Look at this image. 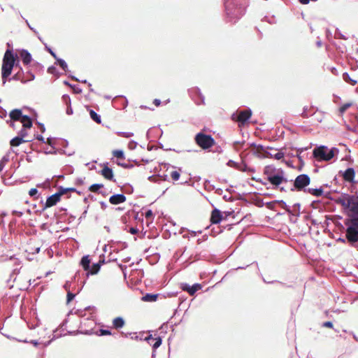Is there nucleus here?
<instances>
[{
  "label": "nucleus",
  "instance_id": "obj_1",
  "mask_svg": "<svg viewBox=\"0 0 358 358\" xmlns=\"http://www.w3.org/2000/svg\"><path fill=\"white\" fill-rule=\"evenodd\" d=\"M336 203L342 206L345 219H358V194L342 193L337 197Z\"/></svg>",
  "mask_w": 358,
  "mask_h": 358
},
{
  "label": "nucleus",
  "instance_id": "obj_2",
  "mask_svg": "<svg viewBox=\"0 0 358 358\" xmlns=\"http://www.w3.org/2000/svg\"><path fill=\"white\" fill-rule=\"evenodd\" d=\"M20 58L17 53L13 49L8 48L3 55L1 66V78L3 85H5L7 78L11 75L14 67L18 68L20 64Z\"/></svg>",
  "mask_w": 358,
  "mask_h": 358
},
{
  "label": "nucleus",
  "instance_id": "obj_3",
  "mask_svg": "<svg viewBox=\"0 0 358 358\" xmlns=\"http://www.w3.org/2000/svg\"><path fill=\"white\" fill-rule=\"evenodd\" d=\"M336 227L341 231H345L348 243L355 245L358 242V219H345L344 224L339 221H334Z\"/></svg>",
  "mask_w": 358,
  "mask_h": 358
},
{
  "label": "nucleus",
  "instance_id": "obj_4",
  "mask_svg": "<svg viewBox=\"0 0 358 358\" xmlns=\"http://www.w3.org/2000/svg\"><path fill=\"white\" fill-rule=\"evenodd\" d=\"M228 22L236 23L245 12L238 0H223Z\"/></svg>",
  "mask_w": 358,
  "mask_h": 358
},
{
  "label": "nucleus",
  "instance_id": "obj_5",
  "mask_svg": "<svg viewBox=\"0 0 358 358\" xmlns=\"http://www.w3.org/2000/svg\"><path fill=\"white\" fill-rule=\"evenodd\" d=\"M339 152L337 148L333 147L329 149L327 146H316L313 150V156L317 161H329Z\"/></svg>",
  "mask_w": 358,
  "mask_h": 358
},
{
  "label": "nucleus",
  "instance_id": "obj_6",
  "mask_svg": "<svg viewBox=\"0 0 358 358\" xmlns=\"http://www.w3.org/2000/svg\"><path fill=\"white\" fill-rule=\"evenodd\" d=\"M292 185L289 188L292 192H305L310 183V178L308 174L302 173L296 177L294 180H291Z\"/></svg>",
  "mask_w": 358,
  "mask_h": 358
},
{
  "label": "nucleus",
  "instance_id": "obj_7",
  "mask_svg": "<svg viewBox=\"0 0 358 358\" xmlns=\"http://www.w3.org/2000/svg\"><path fill=\"white\" fill-rule=\"evenodd\" d=\"M195 143L203 150H209L215 143V139L210 134L199 132L194 137Z\"/></svg>",
  "mask_w": 358,
  "mask_h": 358
},
{
  "label": "nucleus",
  "instance_id": "obj_8",
  "mask_svg": "<svg viewBox=\"0 0 358 358\" xmlns=\"http://www.w3.org/2000/svg\"><path fill=\"white\" fill-rule=\"evenodd\" d=\"M252 116V110L250 108L243 110H237L234 112L231 118L232 120L238 122L239 127L244 126Z\"/></svg>",
  "mask_w": 358,
  "mask_h": 358
},
{
  "label": "nucleus",
  "instance_id": "obj_9",
  "mask_svg": "<svg viewBox=\"0 0 358 358\" xmlns=\"http://www.w3.org/2000/svg\"><path fill=\"white\" fill-rule=\"evenodd\" d=\"M267 180L275 189L283 183L288 182L287 178L285 176V172L282 169H278V172L272 176L267 177Z\"/></svg>",
  "mask_w": 358,
  "mask_h": 358
},
{
  "label": "nucleus",
  "instance_id": "obj_10",
  "mask_svg": "<svg viewBox=\"0 0 358 358\" xmlns=\"http://www.w3.org/2000/svg\"><path fill=\"white\" fill-rule=\"evenodd\" d=\"M188 94L196 105L205 103L204 96L198 87H194L189 89Z\"/></svg>",
  "mask_w": 358,
  "mask_h": 358
},
{
  "label": "nucleus",
  "instance_id": "obj_11",
  "mask_svg": "<svg viewBox=\"0 0 358 358\" xmlns=\"http://www.w3.org/2000/svg\"><path fill=\"white\" fill-rule=\"evenodd\" d=\"M355 170L352 167H348L345 171H339L338 175L342 176L345 181L352 184H358V180H355Z\"/></svg>",
  "mask_w": 358,
  "mask_h": 358
},
{
  "label": "nucleus",
  "instance_id": "obj_12",
  "mask_svg": "<svg viewBox=\"0 0 358 358\" xmlns=\"http://www.w3.org/2000/svg\"><path fill=\"white\" fill-rule=\"evenodd\" d=\"M180 288L182 291L187 292L190 296H193L196 292L201 289L202 285L200 283H194L192 285H189L187 282H182L180 284Z\"/></svg>",
  "mask_w": 358,
  "mask_h": 358
},
{
  "label": "nucleus",
  "instance_id": "obj_13",
  "mask_svg": "<svg viewBox=\"0 0 358 358\" xmlns=\"http://www.w3.org/2000/svg\"><path fill=\"white\" fill-rule=\"evenodd\" d=\"M276 151H277V152L273 154L272 152H271L268 150V151H266V154L262 155L260 152H259L258 150H253L252 152V153L260 159H264L266 157H271V158H274L275 159L279 160L284 157L285 153L283 152L278 151V150Z\"/></svg>",
  "mask_w": 358,
  "mask_h": 358
},
{
  "label": "nucleus",
  "instance_id": "obj_14",
  "mask_svg": "<svg viewBox=\"0 0 358 358\" xmlns=\"http://www.w3.org/2000/svg\"><path fill=\"white\" fill-rule=\"evenodd\" d=\"M113 106L117 110L124 109L128 105V100L123 95L116 96L113 99Z\"/></svg>",
  "mask_w": 358,
  "mask_h": 358
},
{
  "label": "nucleus",
  "instance_id": "obj_15",
  "mask_svg": "<svg viewBox=\"0 0 358 358\" xmlns=\"http://www.w3.org/2000/svg\"><path fill=\"white\" fill-rule=\"evenodd\" d=\"M60 201H61V199L59 197L57 196V195L55 194L48 196L44 203H43V201H41V203L43 204V208L40 212L44 211L45 209L55 206Z\"/></svg>",
  "mask_w": 358,
  "mask_h": 358
},
{
  "label": "nucleus",
  "instance_id": "obj_16",
  "mask_svg": "<svg viewBox=\"0 0 358 358\" xmlns=\"http://www.w3.org/2000/svg\"><path fill=\"white\" fill-rule=\"evenodd\" d=\"M223 220V213L220 210L214 208L211 211L210 220L212 224H220Z\"/></svg>",
  "mask_w": 358,
  "mask_h": 358
},
{
  "label": "nucleus",
  "instance_id": "obj_17",
  "mask_svg": "<svg viewBox=\"0 0 358 358\" xmlns=\"http://www.w3.org/2000/svg\"><path fill=\"white\" fill-rule=\"evenodd\" d=\"M18 57L25 66L29 65L32 61V56L31 53L25 49L20 50Z\"/></svg>",
  "mask_w": 358,
  "mask_h": 358
},
{
  "label": "nucleus",
  "instance_id": "obj_18",
  "mask_svg": "<svg viewBox=\"0 0 358 358\" xmlns=\"http://www.w3.org/2000/svg\"><path fill=\"white\" fill-rule=\"evenodd\" d=\"M104 178L106 180L115 182V179L114 178L113 171L109 166L103 167L100 171H99Z\"/></svg>",
  "mask_w": 358,
  "mask_h": 358
},
{
  "label": "nucleus",
  "instance_id": "obj_19",
  "mask_svg": "<svg viewBox=\"0 0 358 358\" xmlns=\"http://www.w3.org/2000/svg\"><path fill=\"white\" fill-rule=\"evenodd\" d=\"M80 266L83 268L85 273H89L91 266V259L89 255H83L80 260Z\"/></svg>",
  "mask_w": 358,
  "mask_h": 358
},
{
  "label": "nucleus",
  "instance_id": "obj_20",
  "mask_svg": "<svg viewBox=\"0 0 358 358\" xmlns=\"http://www.w3.org/2000/svg\"><path fill=\"white\" fill-rule=\"evenodd\" d=\"M126 201L124 194H114L109 198V202L113 205H118Z\"/></svg>",
  "mask_w": 358,
  "mask_h": 358
},
{
  "label": "nucleus",
  "instance_id": "obj_21",
  "mask_svg": "<svg viewBox=\"0 0 358 358\" xmlns=\"http://www.w3.org/2000/svg\"><path fill=\"white\" fill-rule=\"evenodd\" d=\"M9 80H20L22 83H27V80H25V72L21 66H19L18 71L10 78Z\"/></svg>",
  "mask_w": 358,
  "mask_h": 358
},
{
  "label": "nucleus",
  "instance_id": "obj_22",
  "mask_svg": "<svg viewBox=\"0 0 358 358\" xmlns=\"http://www.w3.org/2000/svg\"><path fill=\"white\" fill-rule=\"evenodd\" d=\"M305 193L310 194L314 196L320 197L324 194V191L323 189V186L320 187L319 188H311V187H307Z\"/></svg>",
  "mask_w": 358,
  "mask_h": 358
},
{
  "label": "nucleus",
  "instance_id": "obj_23",
  "mask_svg": "<svg viewBox=\"0 0 358 358\" xmlns=\"http://www.w3.org/2000/svg\"><path fill=\"white\" fill-rule=\"evenodd\" d=\"M101 267V263L96 262L91 264L89 273H85L84 275H85L87 278H89L90 275H96L99 272Z\"/></svg>",
  "mask_w": 358,
  "mask_h": 358
},
{
  "label": "nucleus",
  "instance_id": "obj_24",
  "mask_svg": "<svg viewBox=\"0 0 358 358\" xmlns=\"http://www.w3.org/2000/svg\"><path fill=\"white\" fill-rule=\"evenodd\" d=\"M22 116V111L21 109L15 108L12 110L9 113L10 119L21 122V117Z\"/></svg>",
  "mask_w": 358,
  "mask_h": 358
},
{
  "label": "nucleus",
  "instance_id": "obj_25",
  "mask_svg": "<svg viewBox=\"0 0 358 358\" xmlns=\"http://www.w3.org/2000/svg\"><path fill=\"white\" fill-rule=\"evenodd\" d=\"M278 172V169H276L274 165H267L264 168V174L266 176V178L269 176H272Z\"/></svg>",
  "mask_w": 358,
  "mask_h": 358
},
{
  "label": "nucleus",
  "instance_id": "obj_26",
  "mask_svg": "<svg viewBox=\"0 0 358 358\" xmlns=\"http://www.w3.org/2000/svg\"><path fill=\"white\" fill-rule=\"evenodd\" d=\"M162 338L161 336H157L155 338V342L152 345V358H155L157 354V349L162 345Z\"/></svg>",
  "mask_w": 358,
  "mask_h": 358
},
{
  "label": "nucleus",
  "instance_id": "obj_27",
  "mask_svg": "<svg viewBox=\"0 0 358 358\" xmlns=\"http://www.w3.org/2000/svg\"><path fill=\"white\" fill-rule=\"evenodd\" d=\"M159 294L146 293L142 296V300L145 302H155L158 299Z\"/></svg>",
  "mask_w": 358,
  "mask_h": 358
},
{
  "label": "nucleus",
  "instance_id": "obj_28",
  "mask_svg": "<svg viewBox=\"0 0 358 358\" xmlns=\"http://www.w3.org/2000/svg\"><path fill=\"white\" fill-rule=\"evenodd\" d=\"M31 141H32V140L22 139L19 136H16L13 137L10 141V144L11 147H17V146H19L20 144H22L23 143L31 142Z\"/></svg>",
  "mask_w": 358,
  "mask_h": 358
},
{
  "label": "nucleus",
  "instance_id": "obj_29",
  "mask_svg": "<svg viewBox=\"0 0 358 358\" xmlns=\"http://www.w3.org/2000/svg\"><path fill=\"white\" fill-rule=\"evenodd\" d=\"M55 65L59 66V67L63 71H64L66 73H68L69 71V68H68V64L64 59L59 58L58 57L55 58Z\"/></svg>",
  "mask_w": 358,
  "mask_h": 358
},
{
  "label": "nucleus",
  "instance_id": "obj_30",
  "mask_svg": "<svg viewBox=\"0 0 358 358\" xmlns=\"http://www.w3.org/2000/svg\"><path fill=\"white\" fill-rule=\"evenodd\" d=\"M125 324V321L122 317H117L113 320V326L115 329H120L123 327Z\"/></svg>",
  "mask_w": 358,
  "mask_h": 358
},
{
  "label": "nucleus",
  "instance_id": "obj_31",
  "mask_svg": "<svg viewBox=\"0 0 358 358\" xmlns=\"http://www.w3.org/2000/svg\"><path fill=\"white\" fill-rule=\"evenodd\" d=\"M313 108H314V106H311L310 108H308V106H304L303 108V111L301 113V116L303 118H308L310 116H313L315 113V111H312V109H313Z\"/></svg>",
  "mask_w": 358,
  "mask_h": 358
},
{
  "label": "nucleus",
  "instance_id": "obj_32",
  "mask_svg": "<svg viewBox=\"0 0 358 358\" xmlns=\"http://www.w3.org/2000/svg\"><path fill=\"white\" fill-rule=\"evenodd\" d=\"M63 84L64 85L68 86L70 88H71L73 92V93H75L76 94H80L82 93V89L80 87H79L76 85H73V84L70 83L68 80H64L63 81Z\"/></svg>",
  "mask_w": 358,
  "mask_h": 358
},
{
  "label": "nucleus",
  "instance_id": "obj_33",
  "mask_svg": "<svg viewBox=\"0 0 358 358\" xmlns=\"http://www.w3.org/2000/svg\"><path fill=\"white\" fill-rule=\"evenodd\" d=\"M89 113L90 118L97 124H100L101 122V115L96 113L94 110L90 109Z\"/></svg>",
  "mask_w": 358,
  "mask_h": 358
},
{
  "label": "nucleus",
  "instance_id": "obj_34",
  "mask_svg": "<svg viewBox=\"0 0 358 358\" xmlns=\"http://www.w3.org/2000/svg\"><path fill=\"white\" fill-rule=\"evenodd\" d=\"M300 208H301V204L299 203H296L293 205L292 207H291L292 213L291 214H289L290 216H294L295 217H297L300 215Z\"/></svg>",
  "mask_w": 358,
  "mask_h": 358
},
{
  "label": "nucleus",
  "instance_id": "obj_35",
  "mask_svg": "<svg viewBox=\"0 0 358 358\" xmlns=\"http://www.w3.org/2000/svg\"><path fill=\"white\" fill-rule=\"evenodd\" d=\"M103 187V185L102 183H94L91 185L88 189L89 191L94 193L99 194L101 190V189Z\"/></svg>",
  "mask_w": 358,
  "mask_h": 358
},
{
  "label": "nucleus",
  "instance_id": "obj_36",
  "mask_svg": "<svg viewBox=\"0 0 358 358\" xmlns=\"http://www.w3.org/2000/svg\"><path fill=\"white\" fill-rule=\"evenodd\" d=\"M275 202H278V205H279L282 208L285 209L288 214L292 213L291 207L288 206L283 200H275Z\"/></svg>",
  "mask_w": 358,
  "mask_h": 358
},
{
  "label": "nucleus",
  "instance_id": "obj_37",
  "mask_svg": "<svg viewBox=\"0 0 358 358\" xmlns=\"http://www.w3.org/2000/svg\"><path fill=\"white\" fill-rule=\"evenodd\" d=\"M343 79L344 81L350 83L352 86L355 85L357 83V81L356 80L351 78L349 73L347 72L343 73Z\"/></svg>",
  "mask_w": 358,
  "mask_h": 358
},
{
  "label": "nucleus",
  "instance_id": "obj_38",
  "mask_svg": "<svg viewBox=\"0 0 358 358\" xmlns=\"http://www.w3.org/2000/svg\"><path fill=\"white\" fill-rule=\"evenodd\" d=\"M47 72L55 76L57 78H59L61 76V73L58 71L57 69L54 65L49 66L47 69Z\"/></svg>",
  "mask_w": 358,
  "mask_h": 358
},
{
  "label": "nucleus",
  "instance_id": "obj_39",
  "mask_svg": "<svg viewBox=\"0 0 358 358\" xmlns=\"http://www.w3.org/2000/svg\"><path fill=\"white\" fill-rule=\"evenodd\" d=\"M113 155L117 159H124L125 155L122 150L118 149L113 151Z\"/></svg>",
  "mask_w": 358,
  "mask_h": 358
},
{
  "label": "nucleus",
  "instance_id": "obj_40",
  "mask_svg": "<svg viewBox=\"0 0 358 358\" xmlns=\"http://www.w3.org/2000/svg\"><path fill=\"white\" fill-rule=\"evenodd\" d=\"M143 341H146L149 345L152 346L153 344L152 342H155V338H153L152 334L150 332L145 333Z\"/></svg>",
  "mask_w": 358,
  "mask_h": 358
},
{
  "label": "nucleus",
  "instance_id": "obj_41",
  "mask_svg": "<svg viewBox=\"0 0 358 358\" xmlns=\"http://www.w3.org/2000/svg\"><path fill=\"white\" fill-rule=\"evenodd\" d=\"M67 193V189L66 187H64L63 186H58L57 187V192L55 194L57 195V196L62 198V196Z\"/></svg>",
  "mask_w": 358,
  "mask_h": 358
},
{
  "label": "nucleus",
  "instance_id": "obj_42",
  "mask_svg": "<svg viewBox=\"0 0 358 358\" xmlns=\"http://www.w3.org/2000/svg\"><path fill=\"white\" fill-rule=\"evenodd\" d=\"M261 201H262V204L260 205V206L265 205L270 210H275V206L278 205V202H275V200L272 201L266 202V203H264L263 201H262V200H261Z\"/></svg>",
  "mask_w": 358,
  "mask_h": 358
},
{
  "label": "nucleus",
  "instance_id": "obj_43",
  "mask_svg": "<svg viewBox=\"0 0 358 358\" xmlns=\"http://www.w3.org/2000/svg\"><path fill=\"white\" fill-rule=\"evenodd\" d=\"M122 191L125 193V194H132L133 192H134V187L132 185H131L130 184L127 183V184H125L122 187Z\"/></svg>",
  "mask_w": 358,
  "mask_h": 358
},
{
  "label": "nucleus",
  "instance_id": "obj_44",
  "mask_svg": "<svg viewBox=\"0 0 358 358\" xmlns=\"http://www.w3.org/2000/svg\"><path fill=\"white\" fill-rule=\"evenodd\" d=\"M9 161V157L8 155H4L0 160V173L3 171L6 163Z\"/></svg>",
  "mask_w": 358,
  "mask_h": 358
},
{
  "label": "nucleus",
  "instance_id": "obj_45",
  "mask_svg": "<svg viewBox=\"0 0 358 358\" xmlns=\"http://www.w3.org/2000/svg\"><path fill=\"white\" fill-rule=\"evenodd\" d=\"M68 77L69 78H71V80H74V81H76V82H80L82 83H87L89 87H91L92 86V84L90 83H88L87 80H80L78 79L77 77H76L75 76L69 73L68 74Z\"/></svg>",
  "mask_w": 358,
  "mask_h": 358
},
{
  "label": "nucleus",
  "instance_id": "obj_46",
  "mask_svg": "<svg viewBox=\"0 0 358 358\" xmlns=\"http://www.w3.org/2000/svg\"><path fill=\"white\" fill-rule=\"evenodd\" d=\"M262 20L267 22L268 23H269L271 24H276V22H277L275 15H272L271 17L264 16V18L262 19Z\"/></svg>",
  "mask_w": 358,
  "mask_h": 358
},
{
  "label": "nucleus",
  "instance_id": "obj_47",
  "mask_svg": "<svg viewBox=\"0 0 358 358\" xmlns=\"http://www.w3.org/2000/svg\"><path fill=\"white\" fill-rule=\"evenodd\" d=\"M248 167L249 166L247 165V164L243 161L241 164H238L236 169L242 172H247Z\"/></svg>",
  "mask_w": 358,
  "mask_h": 358
},
{
  "label": "nucleus",
  "instance_id": "obj_48",
  "mask_svg": "<svg viewBox=\"0 0 358 358\" xmlns=\"http://www.w3.org/2000/svg\"><path fill=\"white\" fill-rule=\"evenodd\" d=\"M111 331L108 329H100L99 330V333H96V335L98 336H110L111 335Z\"/></svg>",
  "mask_w": 358,
  "mask_h": 358
},
{
  "label": "nucleus",
  "instance_id": "obj_49",
  "mask_svg": "<svg viewBox=\"0 0 358 358\" xmlns=\"http://www.w3.org/2000/svg\"><path fill=\"white\" fill-rule=\"evenodd\" d=\"M35 79V75L31 71H27L25 72V80H27V83L29 81L34 80Z\"/></svg>",
  "mask_w": 358,
  "mask_h": 358
},
{
  "label": "nucleus",
  "instance_id": "obj_50",
  "mask_svg": "<svg viewBox=\"0 0 358 358\" xmlns=\"http://www.w3.org/2000/svg\"><path fill=\"white\" fill-rule=\"evenodd\" d=\"M257 148L261 150L265 154H266V151H268V150H277V149H275V148H273L272 147H269V146H266H266H264V145H263L262 144H257Z\"/></svg>",
  "mask_w": 358,
  "mask_h": 358
},
{
  "label": "nucleus",
  "instance_id": "obj_51",
  "mask_svg": "<svg viewBox=\"0 0 358 358\" xmlns=\"http://www.w3.org/2000/svg\"><path fill=\"white\" fill-rule=\"evenodd\" d=\"M22 123V128L25 129H28L32 127L33 121L32 120H27V121H21Z\"/></svg>",
  "mask_w": 358,
  "mask_h": 358
},
{
  "label": "nucleus",
  "instance_id": "obj_52",
  "mask_svg": "<svg viewBox=\"0 0 358 358\" xmlns=\"http://www.w3.org/2000/svg\"><path fill=\"white\" fill-rule=\"evenodd\" d=\"M44 48L45 50L49 52L51 56L55 59L57 57V54L55 53V51H53V50L52 49V48H50L49 45H48L47 43H44Z\"/></svg>",
  "mask_w": 358,
  "mask_h": 358
},
{
  "label": "nucleus",
  "instance_id": "obj_53",
  "mask_svg": "<svg viewBox=\"0 0 358 358\" xmlns=\"http://www.w3.org/2000/svg\"><path fill=\"white\" fill-rule=\"evenodd\" d=\"M57 141L58 142L57 143V144L58 145L62 146V148H67L69 145V141L66 139L59 138V139H57Z\"/></svg>",
  "mask_w": 358,
  "mask_h": 358
},
{
  "label": "nucleus",
  "instance_id": "obj_54",
  "mask_svg": "<svg viewBox=\"0 0 358 358\" xmlns=\"http://www.w3.org/2000/svg\"><path fill=\"white\" fill-rule=\"evenodd\" d=\"M352 106V103H345L344 104H343L340 108H339V112L341 113H345L350 106Z\"/></svg>",
  "mask_w": 358,
  "mask_h": 358
},
{
  "label": "nucleus",
  "instance_id": "obj_55",
  "mask_svg": "<svg viewBox=\"0 0 358 358\" xmlns=\"http://www.w3.org/2000/svg\"><path fill=\"white\" fill-rule=\"evenodd\" d=\"M120 136L124 137V138H131L134 136V133L129 132V131H120L117 133Z\"/></svg>",
  "mask_w": 358,
  "mask_h": 358
},
{
  "label": "nucleus",
  "instance_id": "obj_56",
  "mask_svg": "<svg viewBox=\"0 0 358 358\" xmlns=\"http://www.w3.org/2000/svg\"><path fill=\"white\" fill-rule=\"evenodd\" d=\"M171 177L174 181H177L180 179V173L177 171H173L171 173Z\"/></svg>",
  "mask_w": 358,
  "mask_h": 358
},
{
  "label": "nucleus",
  "instance_id": "obj_57",
  "mask_svg": "<svg viewBox=\"0 0 358 358\" xmlns=\"http://www.w3.org/2000/svg\"><path fill=\"white\" fill-rule=\"evenodd\" d=\"M334 34H335V37L336 38H339L343 39V40H346L347 39V37L341 32V31H340V29L338 28L336 29Z\"/></svg>",
  "mask_w": 358,
  "mask_h": 358
},
{
  "label": "nucleus",
  "instance_id": "obj_58",
  "mask_svg": "<svg viewBox=\"0 0 358 358\" xmlns=\"http://www.w3.org/2000/svg\"><path fill=\"white\" fill-rule=\"evenodd\" d=\"M76 297V294L69 291L66 295V303H69L72 301Z\"/></svg>",
  "mask_w": 358,
  "mask_h": 358
},
{
  "label": "nucleus",
  "instance_id": "obj_59",
  "mask_svg": "<svg viewBox=\"0 0 358 358\" xmlns=\"http://www.w3.org/2000/svg\"><path fill=\"white\" fill-rule=\"evenodd\" d=\"M29 194L31 197L37 198L38 197V191L36 188H31L29 192Z\"/></svg>",
  "mask_w": 358,
  "mask_h": 358
},
{
  "label": "nucleus",
  "instance_id": "obj_60",
  "mask_svg": "<svg viewBox=\"0 0 358 358\" xmlns=\"http://www.w3.org/2000/svg\"><path fill=\"white\" fill-rule=\"evenodd\" d=\"M206 259V255H202L201 252L200 253H198V254H196L194 257V262H196V261H199V260H203V259Z\"/></svg>",
  "mask_w": 358,
  "mask_h": 358
},
{
  "label": "nucleus",
  "instance_id": "obj_61",
  "mask_svg": "<svg viewBox=\"0 0 358 358\" xmlns=\"http://www.w3.org/2000/svg\"><path fill=\"white\" fill-rule=\"evenodd\" d=\"M138 145V143L134 140H131L128 143V148L131 150H134Z\"/></svg>",
  "mask_w": 358,
  "mask_h": 358
},
{
  "label": "nucleus",
  "instance_id": "obj_62",
  "mask_svg": "<svg viewBox=\"0 0 358 358\" xmlns=\"http://www.w3.org/2000/svg\"><path fill=\"white\" fill-rule=\"evenodd\" d=\"M62 99L63 102L66 104V106L71 105V98H70L69 95L64 94L62 96Z\"/></svg>",
  "mask_w": 358,
  "mask_h": 358
},
{
  "label": "nucleus",
  "instance_id": "obj_63",
  "mask_svg": "<svg viewBox=\"0 0 358 358\" xmlns=\"http://www.w3.org/2000/svg\"><path fill=\"white\" fill-rule=\"evenodd\" d=\"M27 134H27V129L22 128V129L18 131L17 136H19L22 139H24V138L26 137L27 136Z\"/></svg>",
  "mask_w": 358,
  "mask_h": 358
},
{
  "label": "nucleus",
  "instance_id": "obj_64",
  "mask_svg": "<svg viewBox=\"0 0 358 358\" xmlns=\"http://www.w3.org/2000/svg\"><path fill=\"white\" fill-rule=\"evenodd\" d=\"M145 216L147 219L153 220L154 214L151 209H148L145 211Z\"/></svg>",
  "mask_w": 358,
  "mask_h": 358
}]
</instances>
